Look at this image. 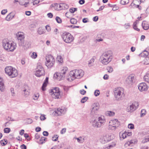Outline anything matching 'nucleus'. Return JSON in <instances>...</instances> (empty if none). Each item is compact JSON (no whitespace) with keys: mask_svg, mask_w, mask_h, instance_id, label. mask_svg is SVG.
I'll return each instance as SVG.
<instances>
[{"mask_svg":"<svg viewBox=\"0 0 149 149\" xmlns=\"http://www.w3.org/2000/svg\"><path fill=\"white\" fill-rule=\"evenodd\" d=\"M54 79L60 80L62 79L63 77V76L60 73L56 72L54 74Z\"/></svg>","mask_w":149,"mask_h":149,"instance_id":"obj_18","label":"nucleus"},{"mask_svg":"<svg viewBox=\"0 0 149 149\" xmlns=\"http://www.w3.org/2000/svg\"><path fill=\"white\" fill-rule=\"evenodd\" d=\"M39 96V94L38 93L34 94L33 96V99L34 100H37L38 99Z\"/></svg>","mask_w":149,"mask_h":149,"instance_id":"obj_50","label":"nucleus"},{"mask_svg":"<svg viewBox=\"0 0 149 149\" xmlns=\"http://www.w3.org/2000/svg\"><path fill=\"white\" fill-rule=\"evenodd\" d=\"M144 64L146 65H148L149 64V57L146 58Z\"/></svg>","mask_w":149,"mask_h":149,"instance_id":"obj_54","label":"nucleus"},{"mask_svg":"<svg viewBox=\"0 0 149 149\" xmlns=\"http://www.w3.org/2000/svg\"><path fill=\"white\" fill-rule=\"evenodd\" d=\"M113 58L112 52L109 50L104 52L101 55L100 60L101 63L104 65L109 63Z\"/></svg>","mask_w":149,"mask_h":149,"instance_id":"obj_1","label":"nucleus"},{"mask_svg":"<svg viewBox=\"0 0 149 149\" xmlns=\"http://www.w3.org/2000/svg\"><path fill=\"white\" fill-rule=\"evenodd\" d=\"M45 28L47 31L49 32L51 31V28L50 26L48 25H47L45 26Z\"/></svg>","mask_w":149,"mask_h":149,"instance_id":"obj_58","label":"nucleus"},{"mask_svg":"<svg viewBox=\"0 0 149 149\" xmlns=\"http://www.w3.org/2000/svg\"><path fill=\"white\" fill-rule=\"evenodd\" d=\"M137 142L136 140H132L127 142V144L129 146H132L133 144L136 143Z\"/></svg>","mask_w":149,"mask_h":149,"instance_id":"obj_29","label":"nucleus"},{"mask_svg":"<svg viewBox=\"0 0 149 149\" xmlns=\"http://www.w3.org/2000/svg\"><path fill=\"white\" fill-rule=\"evenodd\" d=\"M84 74V72L82 70H73L70 72L67 80L71 81L76 78L78 79L81 78L83 76Z\"/></svg>","mask_w":149,"mask_h":149,"instance_id":"obj_2","label":"nucleus"},{"mask_svg":"<svg viewBox=\"0 0 149 149\" xmlns=\"http://www.w3.org/2000/svg\"><path fill=\"white\" fill-rule=\"evenodd\" d=\"M66 131V129L65 128H63L61 131V133L62 134H63L65 133Z\"/></svg>","mask_w":149,"mask_h":149,"instance_id":"obj_60","label":"nucleus"},{"mask_svg":"<svg viewBox=\"0 0 149 149\" xmlns=\"http://www.w3.org/2000/svg\"><path fill=\"white\" fill-rule=\"evenodd\" d=\"M139 105V104L138 102H134L127 107V110L128 112H132L135 111Z\"/></svg>","mask_w":149,"mask_h":149,"instance_id":"obj_15","label":"nucleus"},{"mask_svg":"<svg viewBox=\"0 0 149 149\" xmlns=\"http://www.w3.org/2000/svg\"><path fill=\"white\" fill-rule=\"evenodd\" d=\"M21 148L22 149H26V147L25 145L23 144L21 146Z\"/></svg>","mask_w":149,"mask_h":149,"instance_id":"obj_64","label":"nucleus"},{"mask_svg":"<svg viewBox=\"0 0 149 149\" xmlns=\"http://www.w3.org/2000/svg\"><path fill=\"white\" fill-rule=\"evenodd\" d=\"M7 140L4 139L0 141V143L2 146H4L7 143Z\"/></svg>","mask_w":149,"mask_h":149,"instance_id":"obj_36","label":"nucleus"},{"mask_svg":"<svg viewBox=\"0 0 149 149\" xmlns=\"http://www.w3.org/2000/svg\"><path fill=\"white\" fill-rule=\"evenodd\" d=\"M46 139V137H41L40 139L39 143L41 144H43L45 143Z\"/></svg>","mask_w":149,"mask_h":149,"instance_id":"obj_33","label":"nucleus"},{"mask_svg":"<svg viewBox=\"0 0 149 149\" xmlns=\"http://www.w3.org/2000/svg\"><path fill=\"white\" fill-rule=\"evenodd\" d=\"M37 32L39 34L41 35L44 33L45 32L44 31V29L42 27H39L38 29Z\"/></svg>","mask_w":149,"mask_h":149,"instance_id":"obj_31","label":"nucleus"},{"mask_svg":"<svg viewBox=\"0 0 149 149\" xmlns=\"http://www.w3.org/2000/svg\"><path fill=\"white\" fill-rule=\"evenodd\" d=\"M145 81L149 83V72H148L144 77Z\"/></svg>","mask_w":149,"mask_h":149,"instance_id":"obj_28","label":"nucleus"},{"mask_svg":"<svg viewBox=\"0 0 149 149\" xmlns=\"http://www.w3.org/2000/svg\"><path fill=\"white\" fill-rule=\"evenodd\" d=\"M45 74V72L41 64L40 63H38L35 73L37 77H40L44 75Z\"/></svg>","mask_w":149,"mask_h":149,"instance_id":"obj_10","label":"nucleus"},{"mask_svg":"<svg viewBox=\"0 0 149 149\" xmlns=\"http://www.w3.org/2000/svg\"><path fill=\"white\" fill-rule=\"evenodd\" d=\"M142 26L143 29L145 30H147L149 28V24L145 21L142 22Z\"/></svg>","mask_w":149,"mask_h":149,"instance_id":"obj_21","label":"nucleus"},{"mask_svg":"<svg viewBox=\"0 0 149 149\" xmlns=\"http://www.w3.org/2000/svg\"><path fill=\"white\" fill-rule=\"evenodd\" d=\"M139 89L141 91L147 90L148 88L146 84L142 83L140 84L138 86Z\"/></svg>","mask_w":149,"mask_h":149,"instance_id":"obj_16","label":"nucleus"},{"mask_svg":"<svg viewBox=\"0 0 149 149\" xmlns=\"http://www.w3.org/2000/svg\"><path fill=\"white\" fill-rule=\"evenodd\" d=\"M77 8H70L69 10L70 12L71 13H73L75 11H77Z\"/></svg>","mask_w":149,"mask_h":149,"instance_id":"obj_42","label":"nucleus"},{"mask_svg":"<svg viewBox=\"0 0 149 149\" xmlns=\"http://www.w3.org/2000/svg\"><path fill=\"white\" fill-rule=\"evenodd\" d=\"M31 45V43L30 42H27L24 45H24L23 46H25L27 47L28 48H29L30 47Z\"/></svg>","mask_w":149,"mask_h":149,"instance_id":"obj_51","label":"nucleus"},{"mask_svg":"<svg viewBox=\"0 0 149 149\" xmlns=\"http://www.w3.org/2000/svg\"><path fill=\"white\" fill-rule=\"evenodd\" d=\"M24 93V95L26 97H27L29 94V92L28 91V90H27L26 89H24L23 90Z\"/></svg>","mask_w":149,"mask_h":149,"instance_id":"obj_39","label":"nucleus"},{"mask_svg":"<svg viewBox=\"0 0 149 149\" xmlns=\"http://www.w3.org/2000/svg\"><path fill=\"white\" fill-rule=\"evenodd\" d=\"M2 45L4 48L6 50L13 51L16 48V44L14 42L4 39L2 41Z\"/></svg>","mask_w":149,"mask_h":149,"instance_id":"obj_3","label":"nucleus"},{"mask_svg":"<svg viewBox=\"0 0 149 149\" xmlns=\"http://www.w3.org/2000/svg\"><path fill=\"white\" fill-rule=\"evenodd\" d=\"M88 97H83L81 100V103H84L88 99Z\"/></svg>","mask_w":149,"mask_h":149,"instance_id":"obj_48","label":"nucleus"},{"mask_svg":"<svg viewBox=\"0 0 149 149\" xmlns=\"http://www.w3.org/2000/svg\"><path fill=\"white\" fill-rule=\"evenodd\" d=\"M26 122L27 124H29L33 122V121L31 119L28 118L26 119Z\"/></svg>","mask_w":149,"mask_h":149,"instance_id":"obj_56","label":"nucleus"},{"mask_svg":"<svg viewBox=\"0 0 149 149\" xmlns=\"http://www.w3.org/2000/svg\"><path fill=\"white\" fill-rule=\"evenodd\" d=\"M100 108L99 104L94 103L92 105L90 109V115L93 116L97 115Z\"/></svg>","mask_w":149,"mask_h":149,"instance_id":"obj_8","label":"nucleus"},{"mask_svg":"<svg viewBox=\"0 0 149 149\" xmlns=\"http://www.w3.org/2000/svg\"><path fill=\"white\" fill-rule=\"evenodd\" d=\"M43 134L44 136H47L49 134V133L47 131H45L43 132Z\"/></svg>","mask_w":149,"mask_h":149,"instance_id":"obj_62","label":"nucleus"},{"mask_svg":"<svg viewBox=\"0 0 149 149\" xmlns=\"http://www.w3.org/2000/svg\"><path fill=\"white\" fill-rule=\"evenodd\" d=\"M7 12V9H4L2 10L1 11V13L2 15H5Z\"/></svg>","mask_w":149,"mask_h":149,"instance_id":"obj_59","label":"nucleus"},{"mask_svg":"<svg viewBox=\"0 0 149 149\" xmlns=\"http://www.w3.org/2000/svg\"><path fill=\"white\" fill-rule=\"evenodd\" d=\"M115 146V144L113 143L111 144H110L108 146L103 147L102 149H110L112 148Z\"/></svg>","mask_w":149,"mask_h":149,"instance_id":"obj_34","label":"nucleus"},{"mask_svg":"<svg viewBox=\"0 0 149 149\" xmlns=\"http://www.w3.org/2000/svg\"><path fill=\"white\" fill-rule=\"evenodd\" d=\"M10 131V129L9 128H5L4 130V132L5 133H9Z\"/></svg>","mask_w":149,"mask_h":149,"instance_id":"obj_52","label":"nucleus"},{"mask_svg":"<svg viewBox=\"0 0 149 149\" xmlns=\"http://www.w3.org/2000/svg\"><path fill=\"white\" fill-rule=\"evenodd\" d=\"M70 22L72 24H76L77 22V21L74 18H72L70 19Z\"/></svg>","mask_w":149,"mask_h":149,"instance_id":"obj_41","label":"nucleus"},{"mask_svg":"<svg viewBox=\"0 0 149 149\" xmlns=\"http://www.w3.org/2000/svg\"><path fill=\"white\" fill-rule=\"evenodd\" d=\"M56 20L57 22L59 23H60L61 22V19L58 17H56Z\"/></svg>","mask_w":149,"mask_h":149,"instance_id":"obj_53","label":"nucleus"},{"mask_svg":"<svg viewBox=\"0 0 149 149\" xmlns=\"http://www.w3.org/2000/svg\"><path fill=\"white\" fill-rule=\"evenodd\" d=\"M114 96L116 100H119L124 96V91L123 88L118 87L116 88L114 92Z\"/></svg>","mask_w":149,"mask_h":149,"instance_id":"obj_7","label":"nucleus"},{"mask_svg":"<svg viewBox=\"0 0 149 149\" xmlns=\"http://www.w3.org/2000/svg\"><path fill=\"white\" fill-rule=\"evenodd\" d=\"M127 134L125 132L123 133L121 135H120V137L121 140H122L126 138L127 137Z\"/></svg>","mask_w":149,"mask_h":149,"instance_id":"obj_38","label":"nucleus"},{"mask_svg":"<svg viewBox=\"0 0 149 149\" xmlns=\"http://www.w3.org/2000/svg\"><path fill=\"white\" fill-rule=\"evenodd\" d=\"M120 125V122L116 119L111 120L109 122V128L112 130H114Z\"/></svg>","mask_w":149,"mask_h":149,"instance_id":"obj_11","label":"nucleus"},{"mask_svg":"<svg viewBox=\"0 0 149 149\" xmlns=\"http://www.w3.org/2000/svg\"><path fill=\"white\" fill-rule=\"evenodd\" d=\"M107 70H108V72L109 73L112 72L113 71V68L110 66L107 67Z\"/></svg>","mask_w":149,"mask_h":149,"instance_id":"obj_46","label":"nucleus"},{"mask_svg":"<svg viewBox=\"0 0 149 149\" xmlns=\"http://www.w3.org/2000/svg\"><path fill=\"white\" fill-rule=\"evenodd\" d=\"M105 122V119L103 116H101L98 117L97 119H93L91 123L93 127L96 128L100 127Z\"/></svg>","mask_w":149,"mask_h":149,"instance_id":"obj_4","label":"nucleus"},{"mask_svg":"<svg viewBox=\"0 0 149 149\" xmlns=\"http://www.w3.org/2000/svg\"><path fill=\"white\" fill-rule=\"evenodd\" d=\"M6 73L11 78L16 77L18 75L17 70L12 66H8L5 68Z\"/></svg>","mask_w":149,"mask_h":149,"instance_id":"obj_5","label":"nucleus"},{"mask_svg":"<svg viewBox=\"0 0 149 149\" xmlns=\"http://www.w3.org/2000/svg\"><path fill=\"white\" fill-rule=\"evenodd\" d=\"M14 17V15H13L12 13H10L7 15L6 18V20L9 21L12 19Z\"/></svg>","mask_w":149,"mask_h":149,"instance_id":"obj_27","label":"nucleus"},{"mask_svg":"<svg viewBox=\"0 0 149 149\" xmlns=\"http://www.w3.org/2000/svg\"><path fill=\"white\" fill-rule=\"evenodd\" d=\"M57 59L60 64H62L63 63V60L61 56H58L57 57Z\"/></svg>","mask_w":149,"mask_h":149,"instance_id":"obj_32","label":"nucleus"},{"mask_svg":"<svg viewBox=\"0 0 149 149\" xmlns=\"http://www.w3.org/2000/svg\"><path fill=\"white\" fill-rule=\"evenodd\" d=\"M5 88V86L3 80L0 77V90L1 91H3Z\"/></svg>","mask_w":149,"mask_h":149,"instance_id":"obj_20","label":"nucleus"},{"mask_svg":"<svg viewBox=\"0 0 149 149\" xmlns=\"http://www.w3.org/2000/svg\"><path fill=\"white\" fill-rule=\"evenodd\" d=\"M106 115L109 116H114L115 113L113 111H107L106 112Z\"/></svg>","mask_w":149,"mask_h":149,"instance_id":"obj_30","label":"nucleus"},{"mask_svg":"<svg viewBox=\"0 0 149 149\" xmlns=\"http://www.w3.org/2000/svg\"><path fill=\"white\" fill-rule=\"evenodd\" d=\"M67 109L64 107L58 108L56 110L54 111L53 114L55 115L62 116L66 112Z\"/></svg>","mask_w":149,"mask_h":149,"instance_id":"obj_12","label":"nucleus"},{"mask_svg":"<svg viewBox=\"0 0 149 149\" xmlns=\"http://www.w3.org/2000/svg\"><path fill=\"white\" fill-rule=\"evenodd\" d=\"M146 113V110L144 109H143L141 110V116L142 117L144 115H145V114Z\"/></svg>","mask_w":149,"mask_h":149,"instance_id":"obj_43","label":"nucleus"},{"mask_svg":"<svg viewBox=\"0 0 149 149\" xmlns=\"http://www.w3.org/2000/svg\"><path fill=\"white\" fill-rule=\"evenodd\" d=\"M129 0H121V3L122 5H125L128 3Z\"/></svg>","mask_w":149,"mask_h":149,"instance_id":"obj_44","label":"nucleus"},{"mask_svg":"<svg viewBox=\"0 0 149 149\" xmlns=\"http://www.w3.org/2000/svg\"><path fill=\"white\" fill-rule=\"evenodd\" d=\"M30 55L31 57L34 59L36 58L37 56V54L34 52L30 53Z\"/></svg>","mask_w":149,"mask_h":149,"instance_id":"obj_37","label":"nucleus"},{"mask_svg":"<svg viewBox=\"0 0 149 149\" xmlns=\"http://www.w3.org/2000/svg\"><path fill=\"white\" fill-rule=\"evenodd\" d=\"M40 119L41 120H44L46 119L44 115H41L40 117Z\"/></svg>","mask_w":149,"mask_h":149,"instance_id":"obj_57","label":"nucleus"},{"mask_svg":"<svg viewBox=\"0 0 149 149\" xmlns=\"http://www.w3.org/2000/svg\"><path fill=\"white\" fill-rule=\"evenodd\" d=\"M100 93L99 90H96L94 91V94L95 96L97 97L99 95Z\"/></svg>","mask_w":149,"mask_h":149,"instance_id":"obj_47","label":"nucleus"},{"mask_svg":"<svg viewBox=\"0 0 149 149\" xmlns=\"http://www.w3.org/2000/svg\"><path fill=\"white\" fill-rule=\"evenodd\" d=\"M86 93V91L84 89L81 90L80 91V93L82 95H84Z\"/></svg>","mask_w":149,"mask_h":149,"instance_id":"obj_61","label":"nucleus"},{"mask_svg":"<svg viewBox=\"0 0 149 149\" xmlns=\"http://www.w3.org/2000/svg\"><path fill=\"white\" fill-rule=\"evenodd\" d=\"M68 5L64 3H61L59 4V8L63 10H66L68 8Z\"/></svg>","mask_w":149,"mask_h":149,"instance_id":"obj_22","label":"nucleus"},{"mask_svg":"<svg viewBox=\"0 0 149 149\" xmlns=\"http://www.w3.org/2000/svg\"><path fill=\"white\" fill-rule=\"evenodd\" d=\"M16 35L19 42H21L19 43L20 46H24V42L25 37L24 33L22 32H19L17 33Z\"/></svg>","mask_w":149,"mask_h":149,"instance_id":"obj_13","label":"nucleus"},{"mask_svg":"<svg viewBox=\"0 0 149 149\" xmlns=\"http://www.w3.org/2000/svg\"><path fill=\"white\" fill-rule=\"evenodd\" d=\"M145 142H147L149 141V136H146L145 138Z\"/></svg>","mask_w":149,"mask_h":149,"instance_id":"obj_63","label":"nucleus"},{"mask_svg":"<svg viewBox=\"0 0 149 149\" xmlns=\"http://www.w3.org/2000/svg\"><path fill=\"white\" fill-rule=\"evenodd\" d=\"M136 1V0H134L133 2L129 6L131 8H136V6L137 5H136L134 3V2Z\"/></svg>","mask_w":149,"mask_h":149,"instance_id":"obj_40","label":"nucleus"},{"mask_svg":"<svg viewBox=\"0 0 149 149\" xmlns=\"http://www.w3.org/2000/svg\"><path fill=\"white\" fill-rule=\"evenodd\" d=\"M58 136L57 135H54L52 137V140L54 141H56L58 140Z\"/></svg>","mask_w":149,"mask_h":149,"instance_id":"obj_49","label":"nucleus"},{"mask_svg":"<svg viewBox=\"0 0 149 149\" xmlns=\"http://www.w3.org/2000/svg\"><path fill=\"white\" fill-rule=\"evenodd\" d=\"M128 127L129 129H133L134 128V125L132 124H129L128 126Z\"/></svg>","mask_w":149,"mask_h":149,"instance_id":"obj_55","label":"nucleus"},{"mask_svg":"<svg viewBox=\"0 0 149 149\" xmlns=\"http://www.w3.org/2000/svg\"><path fill=\"white\" fill-rule=\"evenodd\" d=\"M124 26V28L126 29H129L130 27V25L129 23L125 24Z\"/></svg>","mask_w":149,"mask_h":149,"instance_id":"obj_45","label":"nucleus"},{"mask_svg":"<svg viewBox=\"0 0 149 149\" xmlns=\"http://www.w3.org/2000/svg\"><path fill=\"white\" fill-rule=\"evenodd\" d=\"M46 62L45 65L48 68H51L53 65L55 59L53 56L49 55L46 56Z\"/></svg>","mask_w":149,"mask_h":149,"instance_id":"obj_9","label":"nucleus"},{"mask_svg":"<svg viewBox=\"0 0 149 149\" xmlns=\"http://www.w3.org/2000/svg\"><path fill=\"white\" fill-rule=\"evenodd\" d=\"M75 139L77 140V142L80 143H83L84 141V138L83 136H79L78 138H75Z\"/></svg>","mask_w":149,"mask_h":149,"instance_id":"obj_23","label":"nucleus"},{"mask_svg":"<svg viewBox=\"0 0 149 149\" xmlns=\"http://www.w3.org/2000/svg\"><path fill=\"white\" fill-rule=\"evenodd\" d=\"M68 68L66 67H65L63 68L61 70V75L63 76V77H65V74L66 72L68 71Z\"/></svg>","mask_w":149,"mask_h":149,"instance_id":"obj_26","label":"nucleus"},{"mask_svg":"<svg viewBox=\"0 0 149 149\" xmlns=\"http://www.w3.org/2000/svg\"><path fill=\"white\" fill-rule=\"evenodd\" d=\"M109 140V136L108 135H106L102 137L101 140V142L103 143H104Z\"/></svg>","mask_w":149,"mask_h":149,"instance_id":"obj_19","label":"nucleus"},{"mask_svg":"<svg viewBox=\"0 0 149 149\" xmlns=\"http://www.w3.org/2000/svg\"><path fill=\"white\" fill-rule=\"evenodd\" d=\"M95 57L93 56L92 58L88 62V65L89 67H91L93 65V63L94 62Z\"/></svg>","mask_w":149,"mask_h":149,"instance_id":"obj_25","label":"nucleus"},{"mask_svg":"<svg viewBox=\"0 0 149 149\" xmlns=\"http://www.w3.org/2000/svg\"><path fill=\"white\" fill-rule=\"evenodd\" d=\"M51 93L52 96L55 98H59L61 97L60 91L58 88H55L51 91Z\"/></svg>","mask_w":149,"mask_h":149,"instance_id":"obj_14","label":"nucleus"},{"mask_svg":"<svg viewBox=\"0 0 149 149\" xmlns=\"http://www.w3.org/2000/svg\"><path fill=\"white\" fill-rule=\"evenodd\" d=\"M48 78L47 77L46 78L44 82L43 83L42 86V90L44 91L45 90V88L46 86L47 83L48 82Z\"/></svg>","mask_w":149,"mask_h":149,"instance_id":"obj_24","label":"nucleus"},{"mask_svg":"<svg viewBox=\"0 0 149 149\" xmlns=\"http://www.w3.org/2000/svg\"><path fill=\"white\" fill-rule=\"evenodd\" d=\"M63 40L66 43H70L73 41L74 37L69 33L65 32L61 35Z\"/></svg>","mask_w":149,"mask_h":149,"instance_id":"obj_6","label":"nucleus"},{"mask_svg":"<svg viewBox=\"0 0 149 149\" xmlns=\"http://www.w3.org/2000/svg\"><path fill=\"white\" fill-rule=\"evenodd\" d=\"M134 80V76L133 74H131L126 79L127 83L129 84H132Z\"/></svg>","mask_w":149,"mask_h":149,"instance_id":"obj_17","label":"nucleus"},{"mask_svg":"<svg viewBox=\"0 0 149 149\" xmlns=\"http://www.w3.org/2000/svg\"><path fill=\"white\" fill-rule=\"evenodd\" d=\"M142 56L144 57H146L148 56V52L146 50L144 51L142 53H141Z\"/></svg>","mask_w":149,"mask_h":149,"instance_id":"obj_35","label":"nucleus"}]
</instances>
